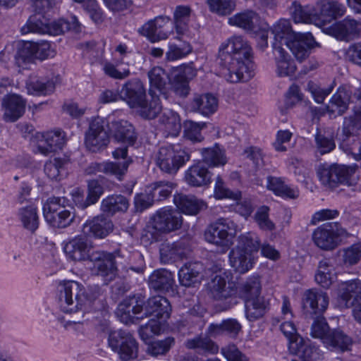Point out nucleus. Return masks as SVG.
<instances>
[{
	"instance_id": "f257e3e1",
	"label": "nucleus",
	"mask_w": 361,
	"mask_h": 361,
	"mask_svg": "<svg viewBox=\"0 0 361 361\" xmlns=\"http://www.w3.org/2000/svg\"><path fill=\"white\" fill-rule=\"evenodd\" d=\"M252 51L242 36H233L219 48L218 63L230 82H246L253 76Z\"/></svg>"
},
{
	"instance_id": "f03ea898",
	"label": "nucleus",
	"mask_w": 361,
	"mask_h": 361,
	"mask_svg": "<svg viewBox=\"0 0 361 361\" xmlns=\"http://www.w3.org/2000/svg\"><path fill=\"white\" fill-rule=\"evenodd\" d=\"M102 290L98 286L85 288L75 281L60 283L58 286V300L60 309L65 313L80 312L82 317L92 310L103 307L100 300Z\"/></svg>"
},
{
	"instance_id": "7ed1b4c3",
	"label": "nucleus",
	"mask_w": 361,
	"mask_h": 361,
	"mask_svg": "<svg viewBox=\"0 0 361 361\" xmlns=\"http://www.w3.org/2000/svg\"><path fill=\"white\" fill-rule=\"evenodd\" d=\"M145 305V317L154 316L157 319L166 321L169 318L171 306L165 297L157 295L149 298L146 304L141 295H134L125 298L118 305V312H121V320L125 323L131 321L137 314H140Z\"/></svg>"
},
{
	"instance_id": "20e7f679",
	"label": "nucleus",
	"mask_w": 361,
	"mask_h": 361,
	"mask_svg": "<svg viewBox=\"0 0 361 361\" xmlns=\"http://www.w3.org/2000/svg\"><path fill=\"white\" fill-rule=\"evenodd\" d=\"M274 41L281 47L285 44L300 62L309 56L316 42L310 32H295L293 30L289 20L281 18L271 27Z\"/></svg>"
},
{
	"instance_id": "39448f33",
	"label": "nucleus",
	"mask_w": 361,
	"mask_h": 361,
	"mask_svg": "<svg viewBox=\"0 0 361 361\" xmlns=\"http://www.w3.org/2000/svg\"><path fill=\"white\" fill-rule=\"evenodd\" d=\"M119 96L130 108L138 109L139 115L145 119H154L161 111L158 98L147 99L146 88L137 78L127 80L121 87Z\"/></svg>"
},
{
	"instance_id": "423d86ee",
	"label": "nucleus",
	"mask_w": 361,
	"mask_h": 361,
	"mask_svg": "<svg viewBox=\"0 0 361 361\" xmlns=\"http://www.w3.org/2000/svg\"><path fill=\"white\" fill-rule=\"evenodd\" d=\"M357 165L322 164L317 169V176L323 187L334 190L340 185L348 188L349 196H353L360 190L358 179L355 176Z\"/></svg>"
},
{
	"instance_id": "0eeeda50",
	"label": "nucleus",
	"mask_w": 361,
	"mask_h": 361,
	"mask_svg": "<svg viewBox=\"0 0 361 361\" xmlns=\"http://www.w3.org/2000/svg\"><path fill=\"white\" fill-rule=\"evenodd\" d=\"M238 225L232 220L219 218L209 224L204 231V239L209 243L219 247L222 253L227 252L233 245Z\"/></svg>"
},
{
	"instance_id": "6e6552de",
	"label": "nucleus",
	"mask_w": 361,
	"mask_h": 361,
	"mask_svg": "<svg viewBox=\"0 0 361 361\" xmlns=\"http://www.w3.org/2000/svg\"><path fill=\"white\" fill-rule=\"evenodd\" d=\"M68 200L64 197H51L43 205V215L52 227L66 228L73 221L75 215L66 208Z\"/></svg>"
},
{
	"instance_id": "1a4fd4ad",
	"label": "nucleus",
	"mask_w": 361,
	"mask_h": 361,
	"mask_svg": "<svg viewBox=\"0 0 361 361\" xmlns=\"http://www.w3.org/2000/svg\"><path fill=\"white\" fill-rule=\"evenodd\" d=\"M107 342L109 347L117 353L123 361L137 358L138 343L129 331L124 329L110 331Z\"/></svg>"
},
{
	"instance_id": "9d476101",
	"label": "nucleus",
	"mask_w": 361,
	"mask_h": 361,
	"mask_svg": "<svg viewBox=\"0 0 361 361\" xmlns=\"http://www.w3.org/2000/svg\"><path fill=\"white\" fill-rule=\"evenodd\" d=\"M190 159V154L185 149H176L174 145H168L159 149L156 164L161 171L176 174Z\"/></svg>"
},
{
	"instance_id": "9b49d317",
	"label": "nucleus",
	"mask_w": 361,
	"mask_h": 361,
	"mask_svg": "<svg viewBox=\"0 0 361 361\" xmlns=\"http://www.w3.org/2000/svg\"><path fill=\"white\" fill-rule=\"evenodd\" d=\"M209 295L215 300L224 302V310H228L238 302L237 290L234 284L228 283L226 274L216 275L207 283Z\"/></svg>"
},
{
	"instance_id": "f8f14e48",
	"label": "nucleus",
	"mask_w": 361,
	"mask_h": 361,
	"mask_svg": "<svg viewBox=\"0 0 361 361\" xmlns=\"http://www.w3.org/2000/svg\"><path fill=\"white\" fill-rule=\"evenodd\" d=\"M361 130V117L355 112L345 116L341 128V133L338 134L340 148L345 153L355 154L356 149H360V142L355 135Z\"/></svg>"
},
{
	"instance_id": "ddd939ff",
	"label": "nucleus",
	"mask_w": 361,
	"mask_h": 361,
	"mask_svg": "<svg viewBox=\"0 0 361 361\" xmlns=\"http://www.w3.org/2000/svg\"><path fill=\"white\" fill-rule=\"evenodd\" d=\"M119 252H109L104 250H92L88 261L92 263V271L108 281L116 277V259L119 257Z\"/></svg>"
},
{
	"instance_id": "4468645a",
	"label": "nucleus",
	"mask_w": 361,
	"mask_h": 361,
	"mask_svg": "<svg viewBox=\"0 0 361 361\" xmlns=\"http://www.w3.org/2000/svg\"><path fill=\"white\" fill-rule=\"evenodd\" d=\"M346 233L338 222L324 224L314 230L312 239L315 245L321 249L331 250L334 249L340 236Z\"/></svg>"
},
{
	"instance_id": "2eb2a0df",
	"label": "nucleus",
	"mask_w": 361,
	"mask_h": 361,
	"mask_svg": "<svg viewBox=\"0 0 361 361\" xmlns=\"http://www.w3.org/2000/svg\"><path fill=\"white\" fill-rule=\"evenodd\" d=\"M106 125V121L99 116L90 121L85 137V144L88 150L97 152L107 146L109 135L105 128Z\"/></svg>"
},
{
	"instance_id": "dca6fc26",
	"label": "nucleus",
	"mask_w": 361,
	"mask_h": 361,
	"mask_svg": "<svg viewBox=\"0 0 361 361\" xmlns=\"http://www.w3.org/2000/svg\"><path fill=\"white\" fill-rule=\"evenodd\" d=\"M151 221L156 231L166 233L179 229L183 223L180 213L169 207L157 210L151 217Z\"/></svg>"
},
{
	"instance_id": "f3484780",
	"label": "nucleus",
	"mask_w": 361,
	"mask_h": 361,
	"mask_svg": "<svg viewBox=\"0 0 361 361\" xmlns=\"http://www.w3.org/2000/svg\"><path fill=\"white\" fill-rule=\"evenodd\" d=\"M171 18L166 16H158L149 20L137 30V32L150 42L156 43L166 39L171 30L168 29Z\"/></svg>"
},
{
	"instance_id": "a211bd4d",
	"label": "nucleus",
	"mask_w": 361,
	"mask_h": 361,
	"mask_svg": "<svg viewBox=\"0 0 361 361\" xmlns=\"http://www.w3.org/2000/svg\"><path fill=\"white\" fill-rule=\"evenodd\" d=\"M68 259L73 261H88L92 253V242L86 235H78L69 240L63 247Z\"/></svg>"
},
{
	"instance_id": "6ab92c4d",
	"label": "nucleus",
	"mask_w": 361,
	"mask_h": 361,
	"mask_svg": "<svg viewBox=\"0 0 361 361\" xmlns=\"http://www.w3.org/2000/svg\"><path fill=\"white\" fill-rule=\"evenodd\" d=\"M19 59L30 61L32 59L44 60L53 56L51 44L48 41L24 42L17 53Z\"/></svg>"
},
{
	"instance_id": "aec40b11",
	"label": "nucleus",
	"mask_w": 361,
	"mask_h": 361,
	"mask_svg": "<svg viewBox=\"0 0 361 361\" xmlns=\"http://www.w3.org/2000/svg\"><path fill=\"white\" fill-rule=\"evenodd\" d=\"M329 297L323 291L307 290L302 296V309L305 313L321 315L327 309Z\"/></svg>"
},
{
	"instance_id": "412c9836",
	"label": "nucleus",
	"mask_w": 361,
	"mask_h": 361,
	"mask_svg": "<svg viewBox=\"0 0 361 361\" xmlns=\"http://www.w3.org/2000/svg\"><path fill=\"white\" fill-rule=\"evenodd\" d=\"M27 101L17 94H6L1 106L4 109L3 118L6 122H15L23 116L25 112Z\"/></svg>"
},
{
	"instance_id": "4be33fe9",
	"label": "nucleus",
	"mask_w": 361,
	"mask_h": 361,
	"mask_svg": "<svg viewBox=\"0 0 361 361\" xmlns=\"http://www.w3.org/2000/svg\"><path fill=\"white\" fill-rule=\"evenodd\" d=\"M175 283L173 273L166 269L154 270L148 279L149 288L161 293H173Z\"/></svg>"
},
{
	"instance_id": "5701e85b",
	"label": "nucleus",
	"mask_w": 361,
	"mask_h": 361,
	"mask_svg": "<svg viewBox=\"0 0 361 361\" xmlns=\"http://www.w3.org/2000/svg\"><path fill=\"white\" fill-rule=\"evenodd\" d=\"M190 252L188 243L184 240H179L173 243H162L160 249V259L164 264H170L186 257Z\"/></svg>"
},
{
	"instance_id": "b1692460",
	"label": "nucleus",
	"mask_w": 361,
	"mask_h": 361,
	"mask_svg": "<svg viewBox=\"0 0 361 361\" xmlns=\"http://www.w3.org/2000/svg\"><path fill=\"white\" fill-rule=\"evenodd\" d=\"M114 224L104 214H100L87 221L82 226V233L95 238H104L112 232Z\"/></svg>"
},
{
	"instance_id": "393cba45",
	"label": "nucleus",
	"mask_w": 361,
	"mask_h": 361,
	"mask_svg": "<svg viewBox=\"0 0 361 361\" xmlns=\"http://www.w3.org/2000/svg\"><path fill=\"white\" fill-rule=\"evenodd\" d=\"M42 137L37 145V150L45 156L61 149L66 141L65 133L61 130L44 133Z\"/></svg>"
},
{
	"instance_id": "a878e982",
	"label": "nucleus",
	"mask_w": 361,
	"mask_h": 361,
	"mask_svg": "<svg viewBox=\"0 0 361 361\" xmlns=\"http://www.w3.org/2000/svg\"><path fill=\"white\" fill-rule=\"evenodd\" d=\"M212 173L201 161L192 165L185 172V180L188 185L192 187H203L209 185L212 180Z\"/></svg>"
},
{
	"instance_id": "bb28decb",
	"label": "nucleus",
	"mask_w": 361,
	"mask_h": 361,
	"mask_svg": "<svg viewBox=\"0 0 361 361\" xmlns=\"http://www.w3.org/2000/svg\"><path fill=\"white\" fill-rule=\"evenodd\" d=\"M27 93L35 96H47L54 93L56 81L47 76L30 75L26 82Z\"/></svg>"
},
{
	"instance_id": "cd10ccee",
	"label": "nucleus",
	"mask_w": 361,
	"mask_h": 361,
	"mask_svg": "<svg viewBox=\"0 0 361 361\" xmlns=\"http://www.w3.org/2000/svg\"><path fill=\"white\" fill-rule=\"evenodd\" d=\"M109 129L118 142L133 145L137 140V134L133 126L126 120L112 121L109 124Z\"/></svg>"
},
{
	"instance_id": "c85d7f7f",
	"label": "nucleus",
	"mask_w": 361,
	"mask_h": 361,
	"mask_svg": "<svg viewBox=\"0 0 361 361\" xmlns=\"http://www.w3.org/2000/svg\"><path fill=\"white\" fill-rule=\"evenodd\" d=\"M360 30L361 24L349 17L335 23L332 27L334 35L338 39L346 42L357 38Z\"/></svg>"
},
{
	"instance_id": "c756f323",
	"label": "nucleus",
	"mask_w": 361,
	"mask_h": 361,
	"mask_svg": "<svg viewBox=\"0 0 361 361\" xmlns=\"http://www.w3.org/2000/svg\"><path fill=\"white\" fill-rule=\"evenodd\" d=\"M241 331L242 325L234 318L224 319L219 324H210L207 330V335L213 338L226 335L231 338H236Z\"/></svg>"
},
{
	"instance_id": "7c9ffc66",
	"label": "nucleus",
	"mask_w": 361,
	"mask_h": 361,
	"mask_svg": "<svg viewBox=\"0 0 361 361\" xmlns=\"http://www.w3.org/2000/svg\"><path fill=\"white\" fill-rule=\"evenodd\" d=\"M272 48L275 56L278 75L280 77L293 75L296 71L294 61L284 49L277 44V43L272 44Z\"/></svg>"
},
{
	"instance_id": "2f4dec72",
	"label": "nucleus",
	"mask_w": 361,
	"mask_h": 361,
	"mask_svg": "<svg viewBox=\"0 0 361 361\" xmlns=\"http://www.w3.org/2000/svg\"><path fill=\"white\" fill-rule=\"evenodd\" d=\"M173 202L181 212L189 215H196L207 208V204L202 200L183 193L174 195Z\"/></svg>"
},
{
	"instance_id": "473e14b6",
	"label": "nucleus",
	"mask_w": 361,
	"mask_h": 361,
	"mask_svg": "<svg viewBox=\"0 0 361 361\" xmlns=\"http://www.w3.org/2000/svg\"><path fill=\"white\" fill-rule=\"evenodd\" d=\"M324 344L330 350L344 353L351 350L353 340L342 330L334 329L324 338Z\"/></svg>"
},
{
	"instance_id": "72a5a7b5",
	"label": "nucleus",
	"mask_w": 361,
	"mask_h": 361,
	"mask_svg": "<svg viewBox=\"0 0 361 361\" xmlns=\"http://www.w3.org/2000/svg\"><path fill=\"white\" fill-rule=\"evenodd\" d=\"M352 92L350 87H340L329 101L327 106L328 112L330 114L337 113L340 116L343 114L348 109L352 98Z\"/></svg>"
},
{
	"instance_id": "f704fd0d",
	"label": "nucleus",
	"mask_w": 361,
	"mask_h": 361,
	"mask_svg": "<svg viewBox=\"0 0 361 361\" xmlns=\"http://www.w3.org/2000/svg\"><path fill=\"white\" fill-rule=\"evenodd\" d=\"M191 109L204 116L213 114L218 108V99L212 94H196L190 102Z\"/></svg>"
},
{
	"instance_id": "c9c22d12",
	"label": "nucleus",
	"mask_w": 361,
	"mask_h": 361,
	"mask_svg": "<svg viewBox=\"0 0 361 361\" xmlns=\"http://www.w3.org/2000/svg\"><path fill=\"white\" fill-rule=\"evenodd\" d=\"M130 206L129 200L122 195L114 194L104 198L101 202L102 212L109 216L116 213H125Z\"/></svg>"
},
{
	"instance_id": "e433bc0d",
	"label": "nucleus",
	"mask_w": 361,
	"mask_h": 361,
	"mask_svg": "<svg viewBox=\"0 0 361 361\" xmlns=\"http://www.w3.org/2000/svg\"><path fill=\"white\" fill-rule=\"evenodd\" d=\"M338 295L345 307L354 305L356 301L361 300V280L356 279L343 282Z\"/></svg>"
},
{
	"instance_id": "4c0bfd02",
	"label": "nucleus",
	"mask_w": 361,
	"mask_h": 361,
	"mask_svg": "<svg viewBox=\"0 0 361 361\" xmlns=\"http://www.w3.org/2000/svg\"><path fill=\"white\" fill-rule=\"evenodd\" d=\"M229 262L234 270L240 274L248 271L253 266L252 255L241 247H235L229 252Z\"/></svg>"
},
{
	"instance_id": "58836bf2",
	"label": "nucleus",
	"mask_w": 361,
	"mask_h": 361,
	"mask_svg": "<svg viewBox=\"0 0 361 361\" xmlns=\"http://www.w3.org/2000/svg\"><path fill=\"white\" fill-rule=\"evenodd\" d=\"M126 170L125 164L119 166L109 161L101 163L92 162L85 170L87 175H96L98 173H103L106 175L114 176L117 180H123V172Z\"/></svg>"
},
{
	"instance_id": "ea45409f",
	"label": "nucleus",
	"mask_w": 361,
	"mask_h": 361,
	"mask_svg": "<svg viewBox=\"0 0 361 361\" xmlns=\"http://www.w3.org/2000/svg\"><path fill=\"white\" fill-rule=\"evenodd\" d=\"M202 265L200 262L185 263L178 271L180 283L185 287L200 283Z\"/></svg>"
},
{
	"instance_id": "a19ab883",
	"label": "nucleus",
	"mask_w": 361,
	"mask_h": 361,
	"mask_svg": "<svg viewBox=\"0 0 361 361\" xmlns=\"http://www.w3.org/2000/svg\"><path fill=\"white\" fill-rule=\"evenodd\" d=\"M150 87L149 94L152 98H157L156 92L157 90L160 94H165L168 81L171 77L160 66H155L148 72Z\"/></svg>"
},
{
	"instance_id": "79ce46f5",
	"label": "nucleus",
	"mask_w": 361,
	"mask_h": 361,
	"mask_svg": "<svg viewBox=\"0 0 361 361\" xmlns=\"http://www.w3.org/2000/svg\"><path fill=\"white\" fill-rule=\"evenodd\" d=\"M244 302L245 317L249 322L262 318L269 310V303L262 296L255 297Z\"/></svg>"
},
{
	"instance_id": "37998d69",
	"label": "nucleus",
	"mask_w": 361,
	"mask_h": 361,
	"mask_svg": "<svg viewBox=\"0 0 361 361\" xmlns=\"http://www.w3.org/2000/svg\"><path fill=\"white\" fill-rule=\"evenodd\" d=\"M159 123L161 129L166 133V136L176 137L180 132V118L174 111L171 109L164 111L159 116Z\"/></svg>"
},
{
	"instance_id": "c03bdc74",
	"label": "nucleus",
	"mask_w": 361,
	"mask_h": 361,
	"mask_svg": "<svg viewBox=\"0 0 361 361\" xmlns=\"http://www.w3.org/2000/svg\"><path fill=\"white\" fill-rule=\"evenodd\" d=\"M169 82L172 90L179 97H185L190 92L186 69L181 67L173 68Z\"/></svg>"
},
{
	"instance_id": "a18cd8bd",
	"label": "nucleus",
	"mask_w": 361,
	"mask_h": 361,
	"mask_svg": "<svg viewBox=\"0 0 361 361\" xmlns=\"http://www.w3.org/2000/svg\"><path fill=\"white\" fill-rule=\"evenodd\" d=\"M202 163L210 167L224 166L227 163L225 150L216 143L212 147L201 149Z\"/></svg>"
},
{
	"instance_id": "49530a36",
	"label": "nucleus",
	"mask_w": 361,
	"mask_h": 361,
	"mask_svg": "<svg viewBox=\"0 0 361 361\" xmlns=\"http://www.w3.org/2000/svg\"><path fill=\"white\" fill-rule=\"evenodd\" d=\"M237 294L244 302L261 296L262 286L259 278L252 276L235 287Z\"/></svg>"
},
{
	"instance_id": "de8ad7c7",
	"label": "nucleus",
	"mask_w": 361,
	"mask_h": 361,
	"mask_svg": "<svg viewBox=\"0 0 361 361\" xmlns=\"http://www.w3.org/2000/svg\"><path fill=\"white\" fill-rule=\"evenodd\" d=\"M185 346L188 349L195 350L197 353L203 355H214L219 352V346L207 336H196L188 339L185 342Z\"/></svg>"
},
{
	"instance_id": "09e8293b",
	"label": "nucleus",
	"mask_w": 361,
	"mask_h": 361,
	"mask_svg": "<svg viewBox=\"0 0 361 361\" xmlns=\"http://www.w3.org/2000/svg\"><path fill=\"white\" fill-rule=\"evenodd\" d=\"M70 30L75 33L81 32V24L75 16H72L71 20L59 19L51 23L48 22L47 33L49 35H59Z\"/></svg>"
},
{
	"instance_id": "8fccbe9b",
	"label": "nucleus",
	"mask_w": 361,
	"mask_h": 361,
	"mask_svg": "<svg viewBox=\"0 0 361 361\" xmlns=\"http://www.w3.org/2000/svg\"><path fill=\"white\" fill-rule=\"evenodd\" d=\"M18 216L25 229L34 233L39 227L37 209L34 205L21 207L18 209Z\"/></svg>"
},
{
	"instance_id": "3c124183",
	"label": "nucleus",
	"mask_w": 361,
	"mask_h": 361,
	"mask_svg": "<svg viewBox=\"0 0 361 361\" xmlns=\"http://www.w3.org/2000/svg\"><path fill=\"white\" fill-rule=\"evenodd\" d=\"M288 340V348L292 354L298 355L302 361H309L310 359H314L312 357L314 349L308 345L302 337L296 335L293 338Z\"/></svg>"
},
{
	"instance_id": "603ef678",
	"label": "nucleus",
	"mask_w": 361,
	"mask_h": 361,
	"mask_svg": "<svg viewBox=\"0 0 361 361\" xmlns=\"http://www.w3.org/2000/svg\"><path fill=\"white\" fill-rule=\"evenodd\" d=\"M267 187L278 196L291 199L298 196V191L286 185L281 178L268 176Z\"/></svg>"
},
{
	"instance_id": "864d4df0",
	"label": "nucleus",
	"mask_w": 361,
	"mask_h": 361,
	"mask_svg": "<svg viewBox=\"0 0 361 361\" xmlns=\"http://www.w3.org/2000/svg\"><path fill=\"white\" fill-rule=\"evenodd\" d=\"M315 281L324 288H329L333 283V266L329 260L324 259L319 262L317 271L314 276Z\"/></svg>"
},
{
	"instance_id": "5fc2aeb1",
	"label": "nucleus",
	"mask_w": 361,
	"mask_h": 361,
	"mask_svg": "<svg viewBox=\"0 0 361 361\" xmlns=\"http://www.w3.org/2000/svg\"><path fill=\"white\" fill-rule=\"evenodd\" d=\"M48 19L42 14L36 13L31 16L27 20L26 24L22 27V34L35 32L39 34L47 33Z\"/></svg>"
},
{
	"instance_id": "6e6d98bb",
	"label": "nucleus",
	"mask_w": 361,
	"mask_h": 361,
	"mask_svg": "<svg viewBox=\"0 0 361 361\" xmlns=\"http://www.w3.org/2000/svg\"><path fill=\"white\" fill-rule=\"evenodd\" d=\"M190 8L188 6H178L173 13L174 26L178 35H184L188 31V22Z\"/></svg>"
},
{
	"instance_id": "4d7b16f0",
	"label": "nucleus",
	"mask_w": 361,
	"mask_h": 361,
	"mask_svg": "<svg viewBox=\"0 0 361 361\" xmlns=\"http://www.w3.org/2000/svg\"><path fill=\"white\" fill-rule=\"evenodd\" d=\"M257 14L250 10L238 13L228 19V23L231 25H235L246 30H253L254 20H257Z\"/></svg>"
},
{
	"instance_id": "13d9d810",
	"label": "nucleus",
	"mask_w": 361,
	"mask_h": 361,
	"mask_svg": "<svg viewBox=\"0 0 361 361\" xmlns=\"http://www.w3.org/2000/svg\"><path fill=\"white\" fill-rule=\"evenodd\" d=\"M212 13L218 16H224L230 15L235 8V0H206Z\"/></svg>"
},
{
	"instance_id": "bf43d9fd",
	"label": "nucleus",
	"mask_w": 361,
	"mask_h": 361,
	"mask_svg": "<svg viewBox=\"0 0 361 361\" xmlns=\"http://www.w3.org/2000/svg\"><path fill=\"white\" fill-rule=\"evenodd\" d=\"M68 162L66 158H55L49 160L44 164V173L50 179L57 180L65 171V167Z\"/></svg>"
},
{
	"instance_id": "052dcab7",
	"label": "nucleus",
	"mask_w": 361,
	"mask_h": 361,
	"mask_svg": "<svg viewBox=\"0 0 361 361\" xmlns=\"http://www.w3.org/2000/svg\"><path fill=\"white\" fill-rule=\"evenodd\" d=\"M176 184L166 180L157 181L152 183L150 188L152 195L157 201H161L169 197Z\"/></svg>"
},
{
	"instance_id": "680f3d73",
	"label": "nucleus",
	"mask_w": 361,
	"mask_h": 361,
	"mask_svg": "<svg viewBox=\"0 0 361 361\" xmlns=\"http://www.w3.org/2000/svg\"><path fill=\"white\" fill-rule=\"evenodd\" d=\"M269 207L263 205L257 209L254 215L255 221L262 231H272L276 228L274 223L269 218Z\"/></svg>"
},
{
	"instance_id": "e2e57ef3",
	"label": "nucleus",
	"mask_w": 361,
	"mask_h": 361,
	"mask_svg": "<svg viewBox=\"0 0 361 361\" xmlns=\"http://www.w3.org/2000/svg\"><path fill=\"white\" fill-rule=\"evenodd\" d=\"M236 247H241L252 255V252H257L260 248V240L255 233L247 232L239 235L238 245Z\"/></svg>"
},
{
	"instance_id": "0e129e2a",
	"label": "nucleus",
	"mask_w": 361,
	"mask_h": 361,
	"mask_svg": "<svg viewBox=\"0 0 361 361\" xmlns=\"http://www.w3.org/2000/svg\"><path fill=\"white\" fill-rule=\"evenodd\" d=\"M184 137L192 142H200L204 140L201 130L205 127L204 123L186 121L184 123Z\"/></svg>"
},
{
	"instance_id": "69168bd1",
	"label": "nucleus",
	"mask_w": 361,
	"mask_h": 361,
	"mask_svg": "<svg viewBox=\"0 0 361 361\" xmlns=\"http://www.w3.org/2000/svg\"><path fill=\"white\" fill-rule=\"evenodd\" d=\"M161 319H155L154 318L149 320V322L143 326H141L139 329V334L142 340L147 342L154 336L159 335L162 329Z\"/></svg>"
},
{
	"instance_id": "338daca9",
	"label": "nucleus",
	"mask_w": 361,
	"mask_h": 361,
	"mask_svg": "<svg viewBox=\"0 0 361 361\" xmlns=\"http://www.w3.org/2000/svg\"><path fill=\"white\" fill-rule=\"evenodd\" d=\"M174 344V338L169 336L164 340L154 341L149 344L147 352L153 357L164 355Z\"/></svg>"
},
{
	"instance_id": "774afa93",
	"label": "nucleus",
	"mask_w": 361,
	"mask_h": 361,
	"mask_svg": "<svg viewBox=\"0 0 361 361\" xmlns=\"http://www.w3.org/2000/svg\"><path fill=\"white\" fill-rule=\"evenodd\" d=\"M288 11L295 23H311L312 22V15L305 10L297 1L292 2Z\"/></svg>"
}]
</instances>
